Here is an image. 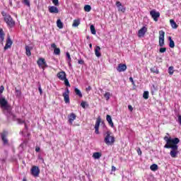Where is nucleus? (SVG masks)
I'll return each instance as SVG.
<instances>
[{"label": "nucleus", "mask_w": 181, "mask_h": 181, "mask_svg": "<svg viewBox=\"0 0 181 181\" xmlns=\"http://www.w3.org/2000/svg\"><path fill=\"white\" fill-rule=\"evenodd\" d=\"M1 15L4 17V22L6 23L8 28H13V26H15L16 22L14 21L12 16L6 13L5 11H1Z\"/></svg>", "instance_id": "nucleus-1"}, {"label": "nucleus", "mask_w": 181, "mask_h": 181, "mask_svg": "<svg viewBox=\"0 0 181 181\" xmlns=\"http://www.w3.org/2000/svg\"><path fill=\"white\" fill-rule=\"evenodd\" d=\"M105 144L108 146L114 145V143L115 142V137L112 135V132H111V131H107L105 132Z\"/></svg>", "instance_id": "nucleus-2"}, {"label": "nucleus", "mask_w": 181, "mask_h": 181, "mask_svg": "<svg viewBox=\"0 0 181 181\" xmlns=\"http://www.w3.org/2000/svg\"><path fill=\"white\" fill-rule=\"evenodd\" d=\"M164 141L166 142L165 145L164 146V148H165L167 146H172V145H175V144H179V142H180L179 138L172 139L171 137H168V136L164 137Z\"/></svg>", "instance_id": "nucleus-3"}, {"label": "nucleus", "mask_w": 181, "mask_h": 181, "mask_svg": "<svg viewBox=\"0 0 181 181\" xmlns=\"http://www.w3.org/2000/svg\"><path fill=\"white\" fill-rule=\"evenodd\" d=\"M178 148L179 146H177V144H173L172 146H167V148L165 149H171L170 152L171 158H177V154L179 153Z\"/></svg>", "instance_id": "nucleus-4"}, {"label": "nucleus", "mask_w": 181, "mask_h": 181, "mask_svg": "<svg viewBox=\"0 0 181 181\" xmlns=\"http://www.w3.org/2000/svg\"><path fill=\"white\" fill-rule=\"evenodd\" d=\"M0 105L1 108H4V110H9V108L11 107V105L8 103V100H6L5 98H0Z\"/></svg>", "instance_id": "nucleus-5"}, {"label": "nucleus", "mask_w": 181, "mask_h": 181, "mask_svg": "<svg viewBox=\"0 0 181 181\" xmlns=\"http://www.w3.org/2000/svg\"><path fill=\"white\" fill-rule=\"evenodd\" d=\"M30 174L34 177H38L39 175H40V169H39V167L34 165L31 168Z\"/></svg>", "instance_id": "nucleus-6"}, {"label": "nucleus", "mask_w": 181, "mask_h": 181, "mask_svg": "<svg viewBox=\"0 0 181 181\" xmlns=\"http://www.w3.org/2000/svg\"><path fill=\"white\" fill-rule=\"evenodd\" d=\"M150 16L153 19L154 22H158V20L160 17V13H159V11H156V10H151L150 11Z\"/></svg>", "instance_id": "nucleus-7"}, {"label": "nucleus", "mask_w": 181, "mask_h": 181, "mask_svg": "<svg viewBox=\"0 0 181 181\" xmlns=\"http://www.w3.org/2000/svg\"><path fill=\"white\" fill-rule=\"evenodd\" d=\"M70 90L69 88H66L65 92L62 94L64 97V101L66 104H70Z\"/></svg>", "instance_id": "nucleus-8"}, {"label": "nucleus", "mask_w": 181, "mask_h": 181, "mask_svg": "<svg viewBox=\"0 0 181 181\" xmlns=\"http://www.w3.org/2000/svg\"><path fill=\"white\" fill-rule=\"evenodd\" d=\"M159 46L160 47L165 46V33L163 30L159 31Z\"/></svg>", "instance_id": "nucleus-9"}, {"label": "nucleus", "mask_w": 181, "mask_h": 181, "mask_svg": "<svg viewBox=\"0 0 181 181\" xmlns=\"http://www.w3.org/2000/svg\"><path fill=\"white\" fill-rule=\"evenodd\" d=\"M37 64L39 66V67H42L43 70H45V69L47 67V64L46 63V60L45 59V58L38 59Z\"/></svg>", "instance_id": "nucleus-10"}, {"label": "nucleus", "mask_w": 181, "mask_h": 181, "mask_svg": "<svg viewBox=\"0 0 181 181\" xmlns=\"http://www.w3.org/2000/svg\"><path fill=\"white\" fill-rule=\"evenodd\" d=\"M77 118V115L75 113H70L68 115V122L69 125H73V122H74L75 119Z\"/></svg>", "instance_id": "nucleus-11"}, {"label": "nucleus", "mask_w": 181, "mask_h": 181, "mask_svg": "<svg viewBox=\"0 0 181 181\" xmlns=\"http://www.w3.org/2000/svg\"><path fill=\"white\" fill-rule=\"evenodd\" d=\"M1 136V141L4 143V145H8V139H6V136H8V132L6 131H4L3 132H1L0 134Z\"/></svg>", "instance_id": "nucleus-12"}, {"label": "nucleus", "mask_w": 181, "mask_h": 181, "mask_svg": "<svg viewBox=\"0 0 181 181\" xmlns=\"http://www.w3.org/2000/svg\"><path fill=\"white\" fill-rule=\"evenodd\" d=\"M100 124H101V117H98L95 124V133L98 134H100V132L98 129H100Z\"/></svg>", "instance_id": "nucleus-13"}, {"label": "nucleus", "mask_w": 181, "mask_h": 181, "mask_svg": "<svg viewBox=\"0 0 181 181\" xmlns=\"http://www.w3.org/2000/svg\"><path fill=\"white\" fill-rule=\"evenodd\" d=\"M12 43H13V42H12V40H11V37L8 35L7 40L6 41V45L4 47V50H8V49H11Z\"/></svg>", "instance_id": "nucleus-14"}, {"label": "nucleus", "mask_w": 181, "mask_h": 181, "mask_svg": "<svg viewBox=\"0 0 181 181\" xmlns=\"http://www.w3.org/2000/svg\"><path fill=\"white\" fill-rule=\"evenodd\" d=\"M146 32H148V28L145 26L142 27L138 33V36L139 37H144L145 36V33H146Z\"/></svg>", "instance_id": "nucleus-15"}, {"label": "nucleus", "mask_w": 181, "mask_h": 181, "mask_svg": "<svg viewBox=\"0 0 181 181\" xmlns=\"http://www.w3.org/2000/svg\"><path fill=\"white\" fill-rule=\"evenodd\" d=\"M66 72H64V71H60L57 74V77L61 80L62 81H64V80H66Z\"/></svg>", "instance_id": "nucleus-16"}, {"label": "nucleus", "mask_w": 181, "mask_h": 181, "mask_svg": "<svg viewBox=\"0 0 181 181\" xmlns=\"http://www.w3.org/2000/svg\"><path fill=\"white\" fill-rule=\"evenodd\" d=\"M117 70L119 71V73H122V71H125V70H127V64H119Z\"/></svg>", "instance_id": "nucleus-17"}, {"label": "nucleus", "mask_w": 181, "mask_h": 181, "mask_svg": "<svg viewBox=\"0 0 181 181\" xmlns=\"http://www.w3.org/2000/svg\"><path fill=\"white\" fill-rule=\"evenodd\" d=\"M51 47L54 49V54H55L57 56H59L60 54V48H57V46L55 43H52L51 45Z\"/></svg>", "instance_id": "nucleus-18"}, {"label": "nucleus", "mask_w": 181, "mask_h": 181, "mask_svg": "<svg viewBox=\"0 0 181 181\" xmlns=\"http://www.w3.org/2000/svg\"><path fill=\"white\" fill-rule=\"evenodd\" d=\"M5 41V32H4V29L0 28V43L4 45V42Z\"/></svg>", "instance_id": "nucleus-19"}, {"label": "nucleus", "mask_w": 181, "mask_h": 181, "mask_svg": "<svg viewBox=\"0 0 181 181\" xmlns=\"http://www.w3.org/2000/svg\"><path fill=\"white\" fill-rule=\"evenodd\" d=\"M48 9L50 13H59V8L54 6H49Z\"/></svg>", "instance_id": "nucleus-20"}, {"label": "nucleus", "mask_w": 181, "mask_h": 181, "mask_svg": "<svg viewBox=\"0 0 181 181\" xmlns=\"http://www.w3.org/2000/svg\"><path fill=\"white\" fill-rule=\"evenodd\" d=\"M106 121H107L109 125L112 128H114V122H112V118L111 117V115H107V116H106Z\"/></svg>", "instance_id": "nucleus-21"}, {"label": "nucleus", "mask_w": 181, "mask_h": 181, "mask_svg": "<svg viewBox=\"0 0 181 181\" xmlns=\"http://www.w3.org/2000/svg\"><path fill=\"white\" fill-rule=\"evenodd\" d=\"M101 47L100 46H96L95 48V54L96 57H101Z\"/></svg>", "instance_id": "nucleus-22"}, {"label": "nucleus", "mask_w": 181, "mask_h": 181, "mask_svg": "<svg viewBox=\"0 0 181 181\" xmlns=\"http://www.w3.org/2000/svg\"><path fill=\"white\" fill-rule=\"evenodd\" d=\"M170 23L173 29H177V28H179V25H177L176 22H175V20L173 19L170 20Z\"/></svg>", "instance_id": "nucleus-23"}, {"label": "nucleus", "mask_w": 181, "mask_h": 181, "mask_svg": "<svg viewBox=\"0 0 181 181\" xmlns=\"http://www.w3.org/2000/svg\"><path fill=\"white\" fill-rule=\"evenodd\" d=\"M74 91H75L76 95H78V97H79V98H83V93H81V90H80L77 88H75Z\"/></svg>", "instance_id": "nucleus-24"}, {"label": "nucleus", "mask_w": 181, "mask_h": 181, "mask_svg": "<svg viewBox=\"0 0 181 181\" xmlns=\"http://www.w3.org/2000/svg\"><path fill=\"white\" fill-rule=\"evenodd\" d=\"M101 156H102V154L100 152H95V153H93V158H94V159H100Z\"/></svg>", "instance_id": "nucleus-25"}, {"label": "nucleus", "mask_w": 181, "mask_h": 181, "mask_svg": "<svg viewBox=\"0 0 181 181\" xmlns=\"http://www.w3.org/2000/svg\"><path fill=\"white\" fill-rule=\"evenodd\" d=\"M57 26L59 29H63V23L62 22V20L58 19L57 21Z\"/></svg>", "instance_id": "nucleus-26"}, {"label": "nucleus", "mask_w": 181, "mask_h": 181, "mask_svg": "<svg viewBox=\"0 0 181 181\" xmlns=\"http://www.w3.org/2000/svg\"><path fill=\"white\" fill-rule=\"evenodd\" d=\"M25 52H26V54L27 56H28V57L30 56H32V52H30V47L29 46H25Z\"/></svg>", "instance_id": "nucleus-27"}, {"label": "nucleus", "mask_w": 181, "mask_h": 181, "mask_svg": "<svg viewBox=\"0 0 181 181\" xmlns=\"http://www.w3.org/2000/svg\"><path fill=\"white\" fill-rule=\"evenodd\" d=\"M170 44L169 47H171V49H173L175 47V41L172 40V37H169Z\"/></svg>", "instance_id": "nucleus-28"}, {"label": "nucleus", "mask_w": 181, "mask_h": 181, "mask_svg": "<svg viewBox=\"0 0 181 181\" xmlns=\"http://www.w3.org/2000/svg\"><path fill=\"white\" fill-rule=\"evenodd\" d=\"M151 73H155L156 74H159V69H158V67L154 66L153 68H151Z\"/></svg>", "instance_id": "nucleus-29"}, {"label": "nucleus", "mask_w": 181, "mask_h": 181, "mask_svg": "<svg viewBox=\"0 0 181 181\" xmlns=\"http://www.w3.org/2000/svg\"><path fill=\"white\" fill-rule=\"evenodd\" d=\"M78 25H80V19L74 20L72 26H74V28H77Z\"/></svg>", "instance_id": "nucleus-30"}, {"label": "nucleus", "mask_w": 181, "mask_h": 181, "mask_svg": "<svg viewBox=\"0 0 181 181\" xmlns=\"http://www.w3.org/2000/svg\"><path fill=\"white\" fill-rule=\"evenodd\" d=\"M151 170L153 172H156V170H158V165L156 164H153L150 166Z\"/></svg>", "instance_id": "nucleus-31"}, {"label": "nucleus", "mask_w": 181, "mask_h": 181, "mask_svg": "<svg viewBox=\"0 0 181 181\" xmlns=\"http://www.w3.org/2000/svg\"><path fill=\"white\" fill-rule=\"evenodd\" d=\"M90 32H91L92 35H96L97 31L95 30V27H94L93 25H90Z\"/></svg>", "instance_id": "nucleus-32"}, {"label": "nucleus", "mask_w": 181, "mask_h": 181, "mask_svg": "<svg viewBox=\"0 0 181 181\" xmlns=\"http://www.w3.org/2000/svg\"><path fill=\"white\" fill-rule=\"evenodd\" d=\"M173 66H170L168 68V74H170V76H173V73H175V70L173 69Z\"/></svg>", "instance_id": "nucleus-33"}, {"label": "nucleus", "mask_w": 181, "mask_h": 181, "mask_svg": "<svg viewBox=\"0 0 181 181\" xmlns=\"http://www.w3.org/2000/svg\"><path fill=\"white\" fill-rule=\"evenodd\" d=\"M143 98H144V100H148V98H149V92L148 91L144 92Z\"/></svg>", "instance_id": "nucleus-34"}, {"label": "nucleus", "mask_w": 181, "mask_h": 181, "mask_svg": "<svg viewBox=\"0 0 181 181\" xmlns=\"http://www.w3.org/2000/svg\"><path fill=\"white\" fill-rule=\"evenodd\" d=\"M104 97L105 98V100L107 101H108V100H110V97H111V93H110V92H106L105 94H104Z\"/></svg>", "instance_id": "nucleus-35"}, {"label": "nucleus", "mask_w": 181, "mask_h": 181, "mask_svg": "<svg viewBox=\"0 0 181 181\" xmlns=\"http://www.w3.org/2000/svg\"><path fill=\"white\" fill-rule=\"evenodd\" d=\"M23 4H24V5H25L26 6H28V8H30V1L23 0Z\"/></svg>", "instance_id": "nucleus-36"}, {"label": "nucleus", "mask_w": 181, "mask_h": 181, "mask_svg": "<svg viewBox=\"0 0 181 181\" xmlns=\"http://www.w3.org/2000/svg\"><path fill=\"white\" fill-rule=\"evenodd\" d=\"M84 11H85V12H90V11H91V6L86 5L84 6Z\"/></svg>", "instance_id": "nucleus-37"}, {"label": "nucleus", "mask_w": 181, "mask_h": 181, "mask_svg": "<svg viewBox=\"0 0 181 181\" xmlns=\"http://www.w3.org/2000/svg\"><path fill=\"white\" fill-rule=\"evenodd\" d=\"M64 84H65V86H66V87H70V82H69V79H67V78L64 79Z\"/></svg>", "instance_id": "nucleus-38"}, {"label": "nucleus", "mask_w": 181, "mask_h": 181, "mask_svg": "<svg viewBox=\"0 0 181 181\" xmlns=\"http://www.w3.org/2000/svg\"><path fill=\"white\" fill-rule=\"evenodd\" d=\"M16 121L18 124H25V120H23L22 119H16Z\"/></svg>", "instance_id": "nucleus-39"}, {"label": "nucleus", "mask_w": 181, "mask_h": 181, "mask_svg": "<svg viewBox=\"0 0 181 181\" xmlns=\"http://www.w3.org/2000/svg\"><path fill=\"white\" fill-rule=\"evenodd\" d=\"M16 93L18 97H20V95L22 94V92H21V90H18V88H16Z\"/></svg>", "instance_id": "nucleus-40"}, {"label": "nucleus", "mask_w": 181, "mask_h": 181, "mask_svg": "<svg viewBox=\"0 0 181 181\" xmlns=\"http://www.w3.org/2000/svg\"><path fill=\"white\" fill-rule=\"evenodd\" d=\"M160 53H165L166 52V47H161L159 49Z\"/></svg>", "instance_id": "nucleus-41"}, {"label": "nucleus", "mask_w": 181, "mask_h": 181, "mask_svg": "<svg viewBox=\"0 0 181 181\" xmlns=\"http://www.w3.org/2000/svg\"><path fill=\"white\" fill-rule=\"evenodd\" d=\"M52 4H54L55 6H59V0H52Z\"/></svg>", "instance_id": "nucleus-42"}, {"label": "nucleus", "mask_w": 181, "mask_h": 181, "mask_svg": "<svg viewBox=\"0 0 181 181\" xmlns=\"http://www.w3.org/2000/svg\"><path fill=\"white\" fill-rule=\"evenodd\" d=\"M86 104H87L86 102L82 101V102L81 103V107H82V108H86Z\"/></svg>", "instance_id": "nucleus-43"}, {"label": "nucleus", "mask_w": 181, "mask_h": 181, "mask_svg": "<svg viewBox=\"0 0 181 181\" xmlns=\"http://www.w3.org/2000/svg\"><path fill=\"white\" fill-rule=\"evenodd\" d=\"M10 115H11L13 117V121H16V115H15V114L12 113V112H9Z\"/></svg>", "instance_id": "nucleus-44"}, {"label": "nucleus", "mask_w": 181, "mask_h": 181, "mask_svg": "<svg viewBox=\"0 0 181 181\" xmlns=\"http://www.w3.org/2000/svg\"><path fill=\"white\" fill-rule=\"evenodd\" d=\"M66 57L68 59V61H71V57L70 56V53L66 52Z\"/></svg>", "instance_id": "nucleus-45"}, {"label": "nucleus", "mask_w": 181, "mask_h": 181, "mask_svg": "<svg viewBox=\"0 0 181 181\" xmlns=\"http://www.w3.org/2000/svg\"><path fill=\"white\" fill-rule=\"evenodd\" d=\"M4 90H5V87H4V86H0V94L4 93Z\"/></svg>", "instance_id": "nucleus-46"}, {"label": "nucleus", "mask_w": 181, "mask_h": 181, "mask_svg": "<svg viewBox=\"0 0 181 181\" xmlns=\"http://www.w3.org/2000/svg\"><path fill=\"white\" fill-rule=\"evenodd\" d=\"M137 153H138V155H139V156H141V155H142V151H141L140 148H139L137 149Z\"/></svg>", "instance_id": "nucleus-47"}, {"label": "nucleus", "mask_w": 181, "mask_h": 181, "mask_svg": "<svg viewBox=\"0 0 181 181\" xmlns=\"http://www.w3.org/2000/svg\"><path fill=\"white\" fill-rule=\"evenodd\" d=\"M116 6H117V8H119V6H122V4H121L119 1H117Z\"/></svg>", "instance_id": "nucleus-48"}, {"label": "nucleus", "mask_w": 181, "mask_h": 181, "mask_svg": "<svg viewBox=\"0 0 181 181\" xmlns=\"http://www.w3.org/2000/svg\"><path fill=\"white\" fill-rule=\"evenodd\" d=\"M78 64H84V60H83V59H79V60L78 61Z\"/></svg>", "instance_id": "nucleus-49"}, {"label": "nucleus", "mask_w": 181, "mask_h": 181, "mask_svg": "<svg viewBox=\"0 0 181 181\" xmlns=\"http://www.w3.org/2000/svg\"><path fill=\"white\" fill-rule=\"evenodd\" d=\"M128 109L129 110V111H134V107H132V105H131L128 106Z\"/></svg>", "instance_id": "nucleus-50"}, {"label": "nucleus", "mask_w": 181, "mask_h": 181, "mask_svg": "<svg viewBox=\"0 0 181 181\" xmlns=\"http://www.w3.org/2000/svg\"><path fill=\"white\" fill-rule=\"evenodd\" d=\"M40 147L36 146L35 147V152H40Z\"/></svg>", "instance_id": "nucleus-51"}, {"label": "nucleus", "mask_w": 181, "mask_h": 181, "mask_svg": "<svg viewBox=\"0 0 181 181\" xmlns=\"http://www.w3.org/2000/svg\"><path fill=\"white\" fill-rule=\"evenodd\" d=\"M38 90L40 92V94L42 95L43 93V91L42 90V88L40 86L38 88Z\"/></svg>", "instance_id": "nucleus-52"}, {"label": "nucleus", "mask_w": 181, "mask_h": 181, "mask_svg": "<svg viewBox=\"0 0 181 181\" xmlns=\"http://www.w3.org/2000/svg\"><path fill=\"white\" fill-rule=\"evenodd\" d=\"M119 11H121V12H125V8H124V7H122V8H119Z\"/></svg>", "instance_id": "nucleus-53"}, {"label": "nucleus", "mask_w": 181, "mask_h": 181, "mask_svg": "<svg viewBox=\"0 0 181 181\" xmlns=\"http://www.w3.org/2000/svg\"><path fill=\"white\" fill-rule=\"evenodd\" d=\"M115 170H117V168H115V166L112 165V172H115Z\"/></svg>", "instance_id": "nucleus-54"}, {"label": "nucleus", "mask_w": 181, "mask_h": 181, "mask_svg": "<svg viewBox=\"0 0 181 181\" xmlns=\"http://www.w3.org/2000/svg\"><path fill=\"white\" fill-rule=\"evenodd\" d=\"M178 122L181 125V115H178Z\"/></svg>", "instance_id": "nucleus-55"}, {"label": "nucleus", "mask_w": 181, "mask_h": 181, "mask_svg": "<svg viewBox=\"0 0 181 181\" xmlns=\"http://www.w3.org/2000/svg\"><path fill=\"white\" fill-rule=\"evenodd\" d=\"M129 80V81H131V83H132V84H134V78L132 77H130Z\"/></svg>", "instance_id": "nucleus-56"}, {"label": "nucleus", "mask_w": 181, "mask_h": 181, "mask_svg": "<svg viewBox=\"0 0 181 181\" xmlns=\"http://www.w3.org/2000/svg\"><path fill=\"white\" fill-rule=\"evenodd\" d=\"M86 91H91V86H88L86 88Z\"/></svg>", "instance_id": "nucleus-57"}, {"label": "nucleus", "mask_w": 181, "mask_h": 181, "mask_svg": "<svg viewBox=\"0 0 181 181\" xmlns=\"http://www.w3.org/2000/svg\"><path fill=\"white\" fill-rule=\"evenodd\" d=\"M9 5L10 6H13V4H12V0L9 1Z\"/></svg>", "instance_id": "nucleus-58"}, {"label": "nucleus", "mask_w": 181, "mask_h": 181, "mask_svg": "<svg viewBox=\"0 0 181 181\" xmlns=\"http://www.w3.org/2000/svg\"><path fill=\"white\" fill-rule=\"evenodd\" d=\"M68 64H69V67L71 66V61H70V60L68 61Z\"/></svg>", "instance_id": "nucleus-59"}, {"label": "nucleus", "mask_w": 181, "mask_h": 181, "mask_svg": "<svg viewBox=\"0 0 181 181\" xmlns=\"http://www.w3.org/2000/svg\"><path fill=\"white\" fill-rule=\"evenodd\" d=\"M90 49H93V44H89Z\"/></svg>", "instance_id": "nucleus-60"}, {"label": "nucleus", "mask_w": 181, "mask_h": 181, "mask_svg": "<svg viewBox=\"0 0 181 181\" xmlns=\"http://www.w3.org/2000/svg\"><path fill=\"white\" fill-rule=\"evenodd\" d=\"M24 124H25V129H28V124H26L25 122Z\"/></svg>", "instance_id": "nucleus-61"}, {"label": "nucleus", "mask_w": 181, "mask_h": 181, "mask_svg": "<svg viewBox=\"0 0 181 181\" xmlns=\"http://www.w3.org/2000/svg\"><path fill=\"white\" fill-rule=\"evenodd\" d=\"M23 181H28V180H26V178H23Z\"/></svg>", "instance_id": "nucleus-62"}, {"label": "nucleus", "mask_w": 181, "mask_h": 181, "mask_svg": "<svg viewBox=\"0 0 181 181\" xmlns=\"http://www.w3.org/2000/svg\"><path fill=\"white\" fill-rule=\"evenodd\" d=\"M87 39H90V37H89V36H87Z\"/></svg>", "instance_id": "nucleus-63"}]
</instances>
